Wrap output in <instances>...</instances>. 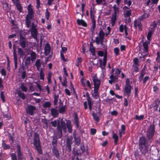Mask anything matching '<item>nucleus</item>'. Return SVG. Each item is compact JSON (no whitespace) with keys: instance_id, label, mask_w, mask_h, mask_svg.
Segmentation results:
<instances>
[{"instance_id":"obj_1","label":"nucleus","mask_w":160,"mask_h":160,"mask_svg":"<svg viewBox=\"0 0 160 160\" xmlns=\"http://www.w3.org/2000/svg\"><path fill=\"white\" fill-rule=\"evenodd\" d=\"M27 9L28 13L26 16V21L27 27L29 28L31 26V21L33 20L34 13L31 4L28 6Z\"/></svg>"},{"instance_id":"obj_2","label":"nucleus","mask_w":160,"mask_h":160,"mask_svg":"<svg viewBox=\"0 0 160 160\" xmlns=\"http://www.w3.org/2000/svg\"><path fill=\"white\" fill-rule=\"evenodd\" d=\"M155 131V125L154 124H151L146 132V139L148 143H151L153 140Z\"/></svg>"},{"instance_id":"obj_3","label":"nucleus","mask_w":160,"mask_h":160,"mask_svg":"<svg viewBox=\"0 0 160 160\" xmlns=\"http://www.w3.org/2000/svg\"><path fill=\"white\" fill-rule=\"evenodd\" d=\"M52 126L54 127H56L57 126V130L58 132L60 134L61 136L62 135V128L64 131H66V126L64 122H63L62 121L61 122V124L62 126L60 125L59 120H57L51 122Z\"/></svg>"},{"instance_id":"obj_4","label":"nucleus","mask_w":160,"mask_h":160,"mask_svg":"<svg viewBox=\"0 0 160 160\" xmlns=\"http://www.w3.org/2000/svg\"><path fill=\"white\" fill-rule=\"evenodd\" d=\"M33 144L38 152L39 154H42V151L39 138V135L37 133H35L34 134Z\"/></svg>"},{"instance_id":"obj_5","label":"nucleus","mask_w":160,"mask_h":160,"mask_svg":"<svg viewBox=\"0 0 160 160\" xmlns=\"http://www.w3.org/2000/svg\"><path fill=\"white\" fill-rule=\"evenodd\" d=\"M113 8L114 12L112 14L111 18V24L112 26L115 23L116 20V15L118 13L119 11V8L116 5H114Z\"/></svg>"},{"instance_id":"obj_6","label":"nucleus","mask_w":160,"mask_h":160,"mask_svg":"<svg viewBox=\"0 0 160 160\" xmlns=\"http://www.w3.org/2000/svg\"><path fill=\"white\" fill-rule=\"evenodd\" d=\"M72 121L73 123L75 125L77 128H78L79 126V118L78 116L77 112H74L72 114Z\"/></svg>"},{"instance_id":"obj_7","label":"nucleus","mask_w":160,"mask_h":160,"mask_svg":"<svg viewBox=\"0 0 160 160\" xmlns=\"http://www.w3.org/2000/svg\"><path fill=\"white\" fill-rule=\"evenodd\" d=\"M95 12L93 10V11H92V8H91L90 10V16L92 20V25L91 28L90 29L92 32H93L96 27V22L95 20L94 19V13Z\"/></svg>"},{"instance_id":"obj_8","label":"nucleus","mask_w":160,"mask_h":160,"mask_svg":"<svg viewBox=\"0 0 160 160\" xmlns=\"http://www.w3.org/2000/svg\"><path fill=\"white\" fill-rule=\"evenodd\" d=\"M129 9V8L126 6L124 7L123 8L124 17L127 18L128 22H130L131 20L130 16L131 15L132 11L131 10H128Z\"/></svg>"},{"instance_id":"obj_9","label":"nucleus","mask_w":160,"mask_h":160,"mask_svg":"<svg viewBox=\"0 0 160 160\" xmlns=\"http://www.w3.org/2000/svg\"><path fill=\"white\" fill-rule=\"evenodd\" d=\"M92 80L94 83V89H98L100 85V80L95 76L92 77Z\"/></svg>"},{"instance_id":"obj_10","label":"nucleus","mask_w":160,"mask_h":160,"mask_svg":"<svg viewBox=\"0 0 160 160\" xmlns=\"http://www.w3.org/2000/svg\"><path fill=\"white\" fill-rule=\"evenodd\" d=\"M18 157V160H26V158L23 156L21 152L20 146L18 144L17 146Z\"/></svg>"},{"instance_id":"obj_11","label":"nucleus","mask_w":160,"mask_h":160,"mask_svg":"<svg viewBox=\"0 0 160 160\" xmlns=\"http://www.w3.org/2000/svg\"><path fill=\"white\" fill-rule=\"evenodd\" d=\"M148 145H149L139 147L141 152L144 156H146L148 153Z\"/></svg>"},{"instance_id":"obj_12","label":"nucleus","mask_w":160,"mask_h":160,"mask_svg":"<svg viewBox=\"0 0 160 160\" xmlns=\"http://www.w3.org/2000/svg\"><path fill=\"white\" fill-rule=\"evenodd\" d=\"M149 42H144L143 44V46L144 48L143 52L142 55L143 57L146 56L148 54V45Z\"/></svg>"},{"instance_id":"obj_13","label":"nucleus","mask_w":160,"mask_h":160,"mask_svg":"<svg viewBox=\"0 0 160 160\" xmlns=\"http://www.w3.org/2000/svg\"><path fill=\"white\" fill-rule=\"evenodd\" d=\"M28 43H30V42H27L25 38L23 36H20L19 44L22 48H24Z\"/></svg>"},{"instance_id":"obj_14","label":"nucleus","mask_w":160,"mask_h":160,"mask_svg":"<svg viewBox=\"0 0 160 160\" xmlns=\"http://www.w3.org/2000/svg\"><path fill=\"white\" fill-rule=\"evenodd\" d=\"M61 50L60 51V57L63 62H66L68 61L67 59L65 58L63 53H65L67 50L66 47L61 46Z\"/></svg>"},{"instance_id":"obj_15","label":"nucleus","mask_w":160,"mask_h":160,"mask_svg":"<svg viewBox=\"0 0 160 160\" xmlns=\"http://www.w3.org/2000/svg\"><path fill=\"white\" fill-rule=\"evenodd\" d=\"M151 143H148L147 140L144 137H141L139 140V147L149 145Z\"/></svg>"},{"instance_id":"obj_16","label":"nucleus","mask_w":160,"mask_h":160,"mask_svg":"<svg viewBox=\"0 0 160 160\" xmlns=\"http://www.w3.org/2000/svg\"><path fill=\"white\" fill-rule=\"evenodd\" d=\"M32 36L36 40H37L38 31L34 25L32 26L31 30Z\"/></svg>"},{"instance_id":"obj_17","label":"nucleus","mask_w":160,"mask_h":160,"mask_svg":"<svg viewBox=\"0 0 160 160\" xmlns=\"http://www.w3.org/2000/svg\"><path fill=\"white\" fill-rule=\"evenodd\" d=\"M36 109L35 107L32 105H28L27 109V112L28 113L31 115H32L33 113V111Z\"/></svg>"},{"instance_id":"obj_18","label":"nucleus","mask_w":160,"mask_h":160,"mask_svg":"<svg viewBox=\"0 0 160 160\" xmlns=\"http://www.w3.org/2000/svg\"><path fill=\"white\" fill-rule=\"evenodd\" d=\"M51 51V46L50 45L47 43L46 44L44 48V54L45 56L48 55Z\"/></svg>"},{"instance_id":"obj_19","label":"nucleus","mask_w":160,"mask_h":160,"mask_svg":"<svg viewBox=\"0 0 160 160\" xmlns=\"http://www.w3.org/2000/svg\"><path fill=\"white\" fill-rule=\"evenodd\" d=\"M50 111L52 115L54 117L56 118L58 117V113L57 110L54 108H52Z\"/></svg>"},{"instance_id":"obj_20","label":"nucleus","mask_w":160,"mask_h":160,"mask_svg":"<svg viewBox=\"0 0 160 160\" xmlns=\"http://www.w3.org/2000/svg\"><path fill=\"white\" fill-rule=\"evenodd\" d=\"M134 26L135 28H137V27H138L139 30H142V25L140 21H138L136 20L134 21Z\"/></svg>"},{"instance_id":"obj_21","label":"nucleus","mask_w":160,"mask_h":160,"mask_svg":"<svg viewBox=\"0 0 160 160\" xmlns=\"http://www.w3.org/2000/svg\"><path fill=\"white\" fill-rule=\"evenodd\" d=\"M132 87L131 86H126L124 88V92L125 94L129 95L131 93Z\"/></svg>"},{"instance_id":"obj_22","label":"nucleus","mask_w":160,"mask_h":160,"mask_svg":"<svg viewBox=\"0 0 160 160\" xmlns=\"http://www.w3.org/2000/svg\"><path fill=\"white\" fill-rule=\"evenodd\" d=\"M107 57L106 55H104V57L103 58V61H102V60L100 59L99 60V62L100 63V65L105 66L106 65V62H107Z\"/></svg>"},{"instance_id":"obj_23","label":"nucleus","mask_w":160,"mask_h":160,"mask_svg":"<svg viewBox=\"0 0 160 160\" xmlns=\"http://www.w3.org/2000/svg\"><path fill=\"white\" fill-rule=\"evenodd\" d=\"M125 127L123 125H122L121 126V129L119 130V135L120 137H121L122 134H124L125 133Z\"/></svg>"},{"instance_id":"obj_24","label":"nucleus","mask_w":160,"mask_h":160,"mask_svg":"<svg viewBox=\"0 0 160 160\" xmlns=\"http://www.w3.org/2000/svg\"><path fill=\"white\" fill-rule=\"evenodd\" d=\"M77 22L79 25H82L84 27H86L87 26L86 23L82 19H78L77 20Z\"/></svg>"},{"instance_id":"obj_25","label":"nucleus","mask_w":160,"mask_h":160,"mask_svg":"<svg viewBox=\"0 0 160 160\" xmlns=\"http://www.w3.org/2000/svg\"><path fill=\"white\" fill-rule=\"evenodd\" d=\"M52 152L56 158H58L59 157L58 151L56 147H53Z\"/></svg>"},{"instance_id":"obj_26","label":"nucleus","mask_w":160,"mask_h":160,"mask_svg":"<svg viewBox=\"0 0 160 160\" xmlns=\"http://www.w3.org/2000/svg\"><path fill=\"white\" fill-rule=\"evenodd\" d=\"M30 55L31 57V60L32 62H33L34 61L36 58V53L34 52H32L31 53Z\"/></svg>"},{"instance_id":"obj_27","label":"nucleus","mask_w":160,"mask_h":160,"mask_svg":"<svg viewBox=\"0 0 160 160\" xmlns=\"http://www.w3.org/2000/svg\"><path fill=\"white\" fill-rule=\"evenodd\" d=\"M150 15L149 14L147 13H145L144 14L139 17V18L140 20H142L148 18Z\"/></svg>"},{"instance_id":"obj_28","label":"nucleus","mask_w":160,"mask_h":160,"mask_svg":"<svg viewBox=\"0 0 160 160\" xmlns=\"http://www.w3.org/2000/svg\"><path fill=\"white\" fill-rule=\"evenodd\" d=\"M52 74V73L50 71H49L48 72L47 78L48 82L49 83L51 82V77Z\"/></svg>"},{"instance_id":"obj_29","label":"nucleus","mask_w":160,"mask_h":160,"mask_svg":"<svg viewBox=\"0 0 160 160\" xmlns=\"http://www.w3.org/2000/svg\"><path fill=\"white\" fill-rule=\"evenodd\" d=\"M98 89H94L93 93L92 94V96L94 98L96 99L98 97Z\"/></svg>"},{"instance_id":"obj_30","label":"nucleus","mask_w":160,"mask_h":160,"mask_svg":"<svg viewBox=\"0 0 160 160\" xmlns=\"http://www.w3.org/2000/svg\"><path fill=\"white\" fill-rule=\"evenodd\" d=\"M110 78L114 82H115L118 81V77L115 76L114 74H112L110 76Z\"/></svg>"},{"instance_id":"obj_31","label":"nucleus","mask_w":160,"mask_h":160,"mask_svg":"<svg viewBox=\"0 0 160 160\" xmlns=\"http://www.w3.org/2000/svg\"><path fill=\"white\" fill-rule=\"evenodd\" d=\"M92 115L95 121L97 122H98L99 120V117L94 112H93L92 113Z\"/></svg>"},{"instance_id":"obj_32","label":"nucleus","mask_w":160,"mask_h":160,"mask_svg":"<svg viewBox=\"0 0 160 160\" xmlns=\"http://www.w3.org/2000/svg\"><path fill=\"white\" fill-rule=\"evenodd\" d=\"M44 75L45 74L44 72L42 71V68H41L40 72V79L41 80L44 81Z\"/></svg>"},{"instance_id":"obj_33","label":"nucleus","mask_w":160,"mask_h":160,"mask_svg":"<svg viewBox=\"0 0 160 160\" xmlns=\"http://www.w3.org/2000/svg\"><path fill=\"white\" fill-rule=\"evenodd\" d=\"M2 146L4 149H8L9 148L10 146L9 145L7 144L3 140L2 143Z\"/></svg>"},{"instance_id":"obj_34","label":"nucleus","mask_w":160,"mask_h":160,"mask_svg":"<svg viewBox=\"0 0 160 160\" xmlns=\"http://www.w3.org/2000/svg\"><path fill=\"white\" fill-rule=\"evenodd\" d=\"M17 93L18 95L22 99L24 100L25 99L26 97L25 94L23 93L21 91H19Z\"/></svg>"},{"instance_id":"obj_35","label":"nucleus","mask_w":160,"mask_h":160,"mask_svg":"<svg viewBox=\"0 0 160 160\" xmlns=\"http://www.w3.org/2000/svg\"><path fill=\"white\" fill-rule=\"evenodd\" d=\"M3 7L4 9L7 11L9 10V7L8 3L6 2H2Z\"/></svg>"},{"instance_id":"obj_36","label":"nucleus","mask_w":160,"mask_h":160,"mask_svg":"<svg viewBox=\"0 0 160 160\" xmlns=\"http://www.w3.org/2000/svg\"><path fill=\"white\" fill-rule=\"evenodd\" d=\"M153 32L152 30H150L149 31L148 33V35L147 36V39L150 41V38L151 37H152L153 33Z\"/></svg>"},{"instance_id":"obj_37","label":"nucleus","mask_w":160,"mask_h":160,"mask_svg":"<svg viewBox=\"0 0 160 160\" xmlns=\"http://www.w3.org/2000/svg\"><path fill=\"white\" fill-rule=\"evenodd\" d=\"M51 103L49 102H46L43 104V106L45 108H49L50 107Z\"/></svg>"},{"instance_id":"obj_38","label":"nucleus","mask_w":160,"mask_h":160,"mask_svg":"<svg viewBox=\"0 0 160 160\" xmlns=\"http://www.w3.org/2000/svg\"><path fill=\"white\" fill-rule=\"evenodd\" d=\"M14 46H13V55L14 57V62H17V54L16 52V51H15V49L14 48Z\"/></svg>"},{"instance_id":"obj_39","label":"nucleus","mask_w":160,"mask_h":160,"mask_svg":"<svg viewBox=\"0 0 160 160\" xmlns=\"http://www.w3.org/2000/svg\"><path fill=\"white\" fill-rule=\"evenodd\" d=\"M18 52L20 56H22L24 54V52L22 49L19 48H18Z\"/></svg>"},{"instance_id":"obj_40","label":"nucleus","mask_w":160,"mask_h":160,"mask_svg":"<svg viewBox=\"0 0 160 160\" xmlns=\"http://www.w3.org/2000/svg\"><path fill=\"white\" fill-rule=\"evenodd\" d=\"M74 139L75 140L76 144L78 146L80 144L81 142L80 137L79 136H78L77 138H75Z\"/></svg>"},{"instance_id":"obj_41","label":"nucleus","mask_w":160,"mask_h":160,"mask_svg":"<svg viewBox=\"0 0 160 160\" xmlns=\"http://www.w3.org/2000/svg\"><path fill=\"white\" fill-rule=\"evenodd\" d=\"M20 88L24 92H26L27 91L28 88L23 84L21 85Z\"/></svg>"},{"instance_id":"obj_42","label":"nucleus","mask_w":160,"mask_h":160,"mask_svg":"<svg viewBox=\"0 0 160 160\" xmlns=\"http://www.w3.org/2000/svg\"><path fill=\"white\" fill-rule=\"evenodd\" d=\"M133 61L134 62V64L133 65L136 66V67L139 66V61L138 59L137 58H134Z\"/></svg>"},{"instance_id":"obj_43","label":"nucleus","mask_w":160,"mask_h":160,"mask_svg":"<svg viewBox=\"0 0 160 160\" xmlns=\"http://www.w3.org/2000/svg\"><path fill=\"white\" fill-rule=\"evenodd\" d=\"M113 138L114 140V143L116 145L118 140V137L116 134L114 133L113 135Z\"/></svg>"},{"instance_id":"obj_44","label":"nucleus","mask_w":160,"mask_h":160,"mask_svg":"<svg viewBox=\"0 0 160 160\" xmlns=\"http://www.w3.org/2000/svg\"><path fill=\"white\" fill-rule=\"evenodd\" d=\"M104 33L102 30H101L100 31L99 33V36L101 39H104Z\"/></svg>"},{"instance_id":"obj_45","label":"nucleus","mask_w":160,"mask_h":160,"mask_svg":"<svg viewBox=\"0 0 160 160\" xmlns=\"http://www.w3.org/2000/svg\"><path fill=\"white\" fill-rule=\"evenodd\" d=\"M120 72L121 70H119L118 68H117L115 70V73L113 74H114L115 76L118 78V75L120 74Z\"/></svg>"},{"instance_id":"obj_46","label":"nucleus","mask_w":160,"mask_h":160,"mask_svg":"<svg viewBox=\"0 0 160 160\" xmlns=\"http://www.w3.org/2000/svg\"><path fill=\"white\" fill-rule=\"evenodd\" d=\"M10 156L11 160H18L17 156L15 153H12Z\"/></svg>"},{"instance_id":"obj_47","label":"nucleus","mask_w":160,"mask_h":160,"mask_svg":"<svg viewBox=\"0 0 160 160\" xmlns=\"http://www.w3.org/2000/svg\"><path fill=\"white\" fill-rule=\"evenodd\" d=\"M29 91L31 92H33L35 90V88L34 85L31 83L29 85Z\"/></svg>"},{"instance_id":"obj_48","label":"nucleus","mask_w":160,"mask_h":160,"mask_svg":"<svg viewBox=\"0 0 160 160\" xmlns=\"http://www.w3.org/2000/svg\"><path fill=\"white\" fill-rule=\"evenodd\" d=\"M50 13L48 12V9H46V12L45 13V17L47 20H48L50 17Z\"/></svg>"},{"instance_id":"obj_49","label":"nucleus","mask_w":160,"mask_h":160,"mask_svg":"<svg viewBox=\"0 0 160 160\" xmlns=\"http://www.w3.org/2000/svg\"><path fill=\"white\" fill-rule=\"evenodd\" d=\"M89 94H87V99L88 102V106H91L92 104V102L91 101V100L90 98V97L89 96Z\"/></svg>"},{"instance_id":"obj_50","label":"nucleus","mask_w":160,"mask_h":160,"mask_svg":"<svg viewBox=\"0 0 160 160\" xmlns=\"http://www.w3.org/2000/svg\"><path fill=\"white\" fill-rule=\"evenodd\" d=\"M65 109L66 108L65 106L62 107L60 108L59 110V112L61 113H63L65 111Z\"/></svg>"},{"instance_id":"obj_51","label":"nucleus","mask_w":160,"mask_h":160,"mask_svg":"<svg viewBox=\"0 0 160 160\" xmlns=\"http://www.w3.org/2000/svg\"><path fill=\"white\" fill-rule=\"evenodd\" d=\"M157 57L156 58V61L158 63H160V55L159 52H157Z\"/></svg>"},{"instance_id":"obj_52","label":"nucleus","mask_w":160,"mask_h":160,"mask_svg":"<svg viewBox=\"0 0 160 160\" xmlns=\"http://www.w3.org/2000/svg\"><path fill=\"white\" fill-rule=\"evenodd\" d=\"M144 118V116L143 115H141L140 116H138L137 115H136L135 116V119L138 120H142Z\"/></svg>"},{"instance_id":"obj_53","label":"nucleus","mask_w":160,"mask_h":160,"mask_svg":"<svg viewBox=\"0 0 160 160\" xmlns=\"http://www.w3.org/2000/svg\"><path fill=\"white\" fill-rule=\"evenodd\" d=\"M31 58L29 57H28L26 60L25 65L27 66L29 64L30 62Z\"/></svg>"},{"instance_id":"obj_54","label":"nucleus","mask_w":160,"mask_h":160,"mask_svg":"<svg viewBox=\"0 0 160 160\" xmlns=\"http://www.w3.org/2000/svg\"><path fill=\"white\" fill-rule=\"evenodd\" d=\"M35 66L36 67H41V63L40 62V60L38 59L37 60L35 63Z\"/></svg>"},{"instance_id":"obj_55","label":"nucleus","mask_w":160,"mask_h":160,"mask_svg":"<svg viewBox=\"0 0 160 160\" xmlns=\"http://www.w3.org/2000/svg\"><path fill=\"white\" fill-rule=\"evenodd\" d=\"M101 38L98 37H96L95 38V41L97 45H99L100 43L101 40Z\"/></svg>"},{"instance_id":"obj_56","label":"nucleus","mask_w":160,"mask_h":160,"mask_svg":"<svg viewBox=\"0 0 160 160\" xmlns=\"http://www.w3.org/2000/svg\"><path fill=\"white\" fill-rule=\"evenodd\" d=\"M16 7L17 9L20 12H22V8L21 6V5L17 3L16 4Z\"/></svg>"},{"instance_id":"obj_57","label":"nucleus","mask_w":160,"mask_h":160,"mask_svg":"<svg viewBox=\"0 0 160 160\" xmlns=\"http://www.w3.org/2000/svg\"><path fill=\"white\" fill-rule=\"evenodd\" d=\"M58 95H55L54 97V104L55 105L58 102Z\"/></svg>"},{"instance_id":"obj_58","label":"nucleus","mask_w":160,"mask_h":160,"mask_svg":"<svg viewBox=\"0 0 160 160\" xmlns=\"http://www.w3.org/2000/svg\"><path fill=\"white\" fill-rule=\"evenodd\" d=\"M124 3L130 6L132 2L130 0H124Z\"/></svg>"},{"instance_id":"obj_59","label":"nucleus","mask_w":160,"mask_h":160,"mask_svg":"<svg viewBox=\"0 0 160 160\" xmlns=\"http://www.w3.org/2000/svg\"><path fill=\"white\" fill-rule=\"evenodd\" d=\"M90 51L91 52H94L95 51V49L92 46V44L91 43L90 44Z\"/></svg>"},{"instance_id":"obj_60","label":"nucleus","mask_w":160,"mask_h":160,"mask_svg":"<svg viewBox=\"0 0 160 160\" xmlns=\"http://www.w3.org/2000/svg\"><path fill=\"white\" fill-rule=\"evenodd\" d=\"M52 143L53 145V148L54 147L56 148L57 144V140L53 139L52 142Z\"/></svg>"},{"instance_id":"obj_61","label":"nucleus","mask_w":160,"mask_h":160,"mask_svg":"<svg viewBox=\"0 0 160 160\" xmlns=\"http://www.w3.org/2000/svg\"><path fill=\"white\" fill-rule=\"evenodd\" d=\"M67 127L68 129V131L69 132H70V121H68L66 122Z\"/></svg>"},{"instance_id":"obj_62","label":"nucleus","mask_w":160,"mask_h":160,"mask_svg":"<svg viewBox=\"0 0 160 160\" xmlns=\"http://www.w3.org/2000/svg\"><path fill=\"white\" fill-rule=\"evenodd\" d=\"M1 73L2 75L5 76L6 74V71L4 69L2 68L1 70Z\"/></svg>"},{"instance_id":"obj_63","label":"nucleus","mask_w":160,"mask_h":160,"mask_svg":"<svg viewBox=\"0 0 160 160\" xmlns=\"http://www.w3.org/2000/svg\"><path fill=\"white\" fill-rule=\"evenodd\" d=\"M40 2L39 0H36V8L37 9H39L40 8Z\"/></svg>"},{"instance_id":"obj_64","label":"nucleus","mask_w":160,"mask_h":160,"mask_svg":"<svg viewBox=\"0 0 160 160\" xmlns=\"http://www.w3.org/2000/svg\"><path fill=\"white\" fill-rule=\"evenodd\" d=\"M124 26L122 25H121L119 27V30L121 32H123L124 29Z\"/></svg>"}]
</instances>
